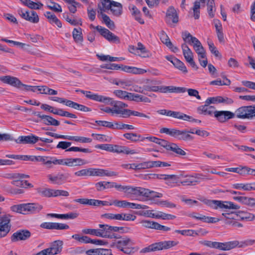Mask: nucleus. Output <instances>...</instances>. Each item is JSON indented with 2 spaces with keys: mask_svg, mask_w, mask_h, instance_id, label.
<instances>
[{
  "mask_svg": "<svg viewBox=\"0 0 255 255\" xmlns=\"http://www.w3.org/2000/svg\"><path fill=\"white\" fill-rule=\"evenodd\" d=\"M201 1L200 0H197L194 4V7L193 8V13H194V17L195 19H197L200 17V3Z\"/></svg>",
  "mask_w": 255,
  "mask_h": 255,
  "instance_id": "nucleus-52",
  "label": "nucleus"
},
{
  "mask_svg": "<svg viewBox=\"0 0 255 255\" xmlns=\"http://www.w3.org/2000/svg\"><path fill=\"white\" fill-rule=\"evenodd\" d=\"M208 45L211 52L213 53L216 57H218L219 56V52L215 46L213 42L212 41L208 40Z\"/></svg>",
  "mask_w": 255,
  "mask_h": 255,
  "instance_id": "nucleus-60",
  "label": "nucleus"
},
{
  "mask_svg": "<svg viewBox=\"0 0 255 255\" xmlns=\"http://www.w3.org/2000/svg\"><path fill=\"white\" fill-rule=\"evenodd\" d=\"M172 136L183 140L192 139V137L188 134V131L185 130H180L176 128H173Z\"/></svg>",
  "mask_w": 255,
  "mask_h": 255,
  "instance_id": "nucleus-18",
  "label": "nucleus"
},
{
  "mask_svg": "<svg viewBox=\"0 0 255 255\" xmlns=\"http://www.w3.org/2000/svg\"><path fill=\"white\" fill-rule=\"evenodd\" d=\"M193 46L194 50L197 54L198 57L206 54L204 47L199 40L194 44Z\"/></svg>",
  "mask_w": 255,
  "mask_h": 255,
  "instance_id": "nucleus-39",
  "label": "nucleus"
},
{
  "mask_svg": "<svg viewBox=\"0 0 255 255\" xmlns=\"http://www.w3.org/2000/svg\"><path fill=\"white\" fill-rule=\"evenodd\" d=\"M113 204H114L115 206L119 208H128L135 209H145L147 208V206L146 205H142L134 203H130L126 200L120 201L118 200H114Z\"/></svg>",
  "mask_w": 255,
  "mask_h": 255,
  "instance_id": "nucleus-8",
  "label": "nucleus"
},
{
  "mask_svg": "<svg viewBox=\"0 0 255 255\" xmlns=\"http://www.w3.org/2000/svg\"><path fill=\"white\" fill-rule=\"evenodd\" d=\"M17 12L20 16L23 19L29 21H32V16L30 15L29 12L27 10L19 9L17 10Z\"/></svg>",
  "mask_w": 255,
  "mask_h": 255,
  "instance_id": "nucleus-53",
  "label": "nucleus"
},
{
  "mask_svg": "<svg viewBox=\"0 0 255 255\" xmlns=\"http://www.w3.org/2000/svg\"><path fill=\"white\" fill-rule=\"evenodd\" d=\"M0 79L3 83L8 84L11 86L17 88H20L21 86H23V84L21 83L19 79L16 77L10 76H5L1 77Z\"/></svg>",
  "mask_w": 255,
  "mask_h": 255,
  "instance_id": "nucleus-19",
  "label": "nucleus"
},
{
  "mask_svg": "<svg viewBox=\"0 0 255 255\" xmlns=\"http://www.w3.org/2000/svg\"><path fill=\"white\" fill-rule=\"evenodd\" d=\"M234 242L235 248H242L254 245L255 243V240L253 239H247L240 242L237 240H235L234 241Z\"/></svg>",
  "mask_w": 255,
  "mask_h": 255,
  "instance_id": "nucleus-29",
  "label": "nucleus"
},
{
  "mask_svg": "<svg viewBox=\"0 0 255 255\" xmlns=\"http://www.w3.org/2000/svg\"><path fill=\"white\" fill-rule=\"evenodd\" d=\"M45 16L48 19L49 22L52 24H55L58 27H62L61 21L58 19L56 15L51 12L47 11L44 14Z\"/></svg>",
  "mask_w": 255,
  "mask_h": 255,
  "instance_id": "nucleus-26",
  "label": "nucleus"
},
{
  "mask_svg": "<svg viewBox=\"0 0 255 255\" xmlns=\"http://www.w3.org/2000/svg\"><path fill=\"white\" fill-rule=\"evenodd\" d=\"M181 49L182 50L183 55L186 62H188L193 69L197 70L198 67L194 61L193 53L192 50L186 43H183L181 45Z\"/></svg>",
  "mask_w": 255,
  "mask_h": 255,
  "instance_id": "nucleus-7",
  "label": "nucleus"
},
{
  "mask_svg": "<svg viewBox=\"0 0 255 255\" xmlns=\"http://www.w3.org/2000/svg\"><path fill=\"white\" fill-rule=\"evenodd\" d=\"M113 93L116 96L121 99L130 101L132 94L131 93L121 90H115Z\"/></svg>",
  "mask_w": 255,
  "mask_h": 255,
  "instance_id": "nucleus-30",
  "label": "nucleus"
},
{
  "mask_svg": "<svg viewBox=\"0 0 255 255\" xmlns=\"http://www.w3.org/2000/svg\"><path fill=\"white\" fill-rule=\"evenodd\" d=\"M4 177L9 179H13L20 178L23 179L26 178H29V176L27 175L19 173H8L5 175Z\"/></svg>",
  "mask_w": 255,
  "mask_h": 255,
  "instance_id": "nucleus-47",
  "label": "nucleus"
},
{
  "mask_svg": "<svg viewBox=\"0 0 255 255\" xmlns=\"http://www.w3.org/2000/svg\"><path fill=\"white\" fill-rule=\"evenodd\" d=\"M228 66L231 68L236 69L240 67V64L236 59L230 58L228 61Z\"/></svg>",
  "mask_w": 255,
  "mask_h": 255,
  "instance_id": "nucleus-61",
  "label": "nucleus"
},
{
  "mask_svg": "<svg viewBox=\"0 0 255 255\" xmlns=\"http://www.w3.org/2000/svg\"><path fill=\"white\" fill-rule=\"evenodd\" d=\"M204 203L214 209H239L240 206L230 201H222L219 200H205Z\"/></svg>",
  "mask_w": 255,
  "mask_h": 255,
  "instance_id": "nucleus-4",
  "label": "nucleus"
},
{
  "mask_svg": "<svg viewBox=\"0 0 255 255\" xmlns=\"http://www.w3.org/2000/svg\"><path fill=\"white\" fill-rule=\"evenodd\" d=\"M166 16L171 19L173 23H176L178 21V17L176 10L173 6H170L167 10Z\"/></svg>",
  "mask_w": 255,
  "mask_h": 255,
  "instance_id": "nucleus-34",
  "label": "nucleus"
},
{
  "mask_svg": "<svg viewBox=\"0 0 255 255\" xmlns=\"http://www.w3.org/2000/svg\"><path fill=\"white\" fill-rule=\"evenodd\" d=\"M236 117L239 119L252 120L255 119V105L243 106L236 110Z\"/></svg>",
  "mask_w": 255,
  "mask_h": 255,
  "instance_id": "nucleus-3",
  "label": "nucleus"
},
{
  "mask_svg": "<svg viewBox=\"0 0 255 255\" xmlns=\"http://www.w3.org/2000/svg\"><path fill=\"white\" fill-rule=\"evenodd\" d=\"M67 3L69 4L68 8L70 11L73 13L77 11V7L80 5V4L75 0H71L70 2H67Z\"/></svg>",
  "mask_w": 255,
  "mask_h": 255,
  "instance_id": "nucleus-56",
  "label": "nucleus"
},
{
  "mask_svg": "<svg viewBox=\"0 0 255 255\" xmlns=\"http://www.w3.org/2000/svg\"><path fill=\"white\" fill-rule=\"evenodd\" d=\"M101 0L102 7H101L100 5H98V7L100 9L101 11H105L106 9H109V7H110L111 5L112 4V1H111L110 0Z\"/></svg>",
  "mask_w": 255,
  "mask_h": 255,
  "instance_id": "nucleus-57",
  "label": "nucleus"
},
{
  "mask_svg": "<svg viewBox=\"0 0 255 255\" xmlns=\"http://www.w3.org/2000/svg\"><path fill=\"white\" fill-rule=\"evenodd\" d=\"M234 200L247 206L255 207V198L246 196H237L234 197Z\"/></svg>",
  "mask_w": 255,
  "mask_h": 255,
  "instance_id": "nucleus-21",
  "label": "nucleus"
},
{
  "mask_svg": "<svg viewBox=\"0 0 255 255\" xmlns=\"http://www.w3.org/2000/svg\"><path fill=\"white\" fill-rule=\"evenodd\" d=\"M109 9L111 10L114 15H120L122 13V5L119 2L112 1V4L110 7H109Z\"/></svg>",
  "mask_w": 255,
  "mask_h": 255,
  "instance_id": "nucleus-33",
  "label": "nucleus"
},
{
  "mask_svg": "<svg viewBox=\"0 0 255 255\" xmlns=\"http://www.w3.org/2000/svg\"><path fill=\"white\" fill-rule=\"evenodd\" d=\"M200 1H201V3H207L208 15L210 17L213 18L216 10L214 0H200Z\"/></svg>",
  "mask_w": 255,
  "mask_h": 255,
  "instance_id": "nucleus-23",
  "label": "nucleus"
},
{
  "mask_svg": "<svg viewBox=\"0 0 255 255\" xmlns=\"http://www.w3.org/2000/svg\"><path fill=\"white\" fill-rule=\"evenodd\" d=\"M130 101L136 102L150 103V100L147 97L143 95L132 93Z\"/></svg>",
  "mask_w": 255,
  "mask_h": 255,
  "instance_id": "nucleus-36",
  "label": "nucleus"
},
{
  "mask_svg": "<svg viewBox=\"0 0 255 255\" xmlns=\"http://www.w3.org/2000/svg\"><path fill=\"white\" fill-rule=\"evenodd\" d=\"M157 251H159L157 243H155L152 244L148 247H145L143 248L141 251V253H148L152 252H155Z\"/></svg>",
  "mask_w": 255,
  "mask_h": 255,
  "instance_id": "nucleus-46",
  "label": "nucleus"
},
{
  "mask_svg": "<svg viewBox=\"0 0 255 255\" xmlns=\"http://www.w3.org/2000/svg\"><path fill=\"white\" fill-rule=\"evenodd\" d=\"M10 219L7 216L0 217V239L5 237L11 229Z\"/></svg>",
  "mask_w": 255,
  "mask_h": 255,
  "instance_id": "nucleus-6",
  "label": "nucleus"
},
{
  "mask_svg": "<svg viewBox=\"0 0 255 255\" xmlns=\"http://www.w3.org/2000/svg\"><path fill=\"white\" fill-rule=\"evenodd\" d=\"M102 229H98V231L99 232V233L101 235L98 236V237H100L102 238H112V235L111 233L106 229L105 227L101 228Z\"/></svg>",
  "mask_w": 255,
  "mask_h": 255,
  "instance_id": "nucleus-59",
  "label": "nucleus"
},
{
  "mask_svg": "<svg viewBox=\"0 0 255 255\" xmlns=\"http://www.w3.org/2000/svg\"><path fill=\"white\" fill-rule=\"evenodd\" d=\"M103 11H100L103 22L111 29L115 28L114 22L111 20L110 17L106 14L103 13Z\"/></svg>",
  "mask_w": 255,
  "mask_h": 255,
  "instance_id": "nucleus-45",
  "label": "nucleus"
},
{
  "mask_svg": "<svg viewBox=\"0 0 255 255\" xmlns=\"http://www.w3.org/2000/svg\"><path fill=\"white\" fill-rule=\"evenodd\" d=\"M63 242L60 240L51 243L49 248L45 249L48 255H55L59 254L62 250Z\"/></svg>",
  "mask_w": 255,
  "mask_h": 255,
  "instance_id": "nucleus-13",
  "label": "nucleus"
},
{
  "mask_svg": "<svg viewBox=\"0 0 255 255\" xmlns=\"http://www.w3.org/2000/svg\"><path fill=\"white\" fill-rule=\"evenodd\" d=\"M52 160H49L47 162L48 164H54V165H65V158L63 159H56L55 158L50 157Z\"/></svg>",
  "mask_w": 255,
  "mask_h": 255,
  "instance_id": "nucleus-58",
  "label": "nucleus"
},
{
  "mask_svg": "<svg viewBox=\"0 0 255 255\" xmlns=\"http://www.w3.org/2000/svg\"><path fill=\"white\" fill-rule=\"evenodd\" d=\"M173 64L176 68L182 71L184 73L186 74L188 72V70L185 64L180 60L178 59H174Z\"/></svg>",
  "mask_w": 255,
  "mask_h": 255,
  "instance_id": "nucleus-44",
  "label": "nucleus"
},
{
  "mask_svg": "<svg viewBox=\"0 0 255 255\" xmlns=\"http://www.w3.org/2000/svg\"><path fill=\"white\" fill-rule=\"evenodd\" d=\"M31 233L27 230L18 231L12 234L11 237L12 242H16L19 241L25 240L30 237Z\"/></svg>",
  "mask_w": 255,
  "mask_h": 255,
  "instance_id": "nucleus-15",
  "label": "nucleus"
},
{
  "mask_svg": "<svg viewBox=\"0 0 255 255\" xmlns=\"http://www.w3.org/2000/svg\"><path fill=\"white\" fill-rule=\"evenodd\" d=\"M97 56L98 58L102 61H120L122 60H124V58L121 57H112L110 55H105L103 54H97Z\"/></svg>",
  "mask_w": 255,
  "mask_h": 255,
  "instance_id": "nucleus-41",
  "label": "nucleus"
},
{
  "mask_svg": "<svg viewBox=\"0 0 255 255\" xmlns=\"http://www.w3.org/2000/svg\"><path fill=\"white\" fill-rule=\"evenodd\" d=\"M15 141L17 143H32V136H20L15 140Z\"/></svg>",
  "mask_w": 255,
  "mask_h": 255,
  "instance_id": "nucleus-50",
  "label": "nucleus"
},
{
  "mask_svg": "<svg viewBox=\"0 0 255 255\" xmlns=\"http://www.w3.org/2000/svg\"><path fill=\"white\" fill-rule=\"evenodd\" d=\"M129 9L131 10L132 15L136 21L141 24L144 23V20L141 17L140 10L135 6L130 5L129 6Z\"/></svg>",
  "mask_w": 255,
  "mask_h": 255,
  "instance_id": "nucleus-24",
  "label": "nucleus"
},
{
  "mask_svg": "<svg viewBox=\"0 0 255 255\" xmlns=\"http://www.w3.org/2000/svg\"><path fill=\"white\" fill-rule=\"evenodd\" d=\"M131 243V240L128 237H125L115 241L114 243V246L124 253L128 254L130 252L129 250L127 249L126 247L129 245Z\"/></svg>",
  "mask_w": 255,
  "mask_h": 255,
  "instance_id": "nucleus-10",
  "label": "nucleus"
},
{
  "mask_svg": "<svg viewBox=\"0 0 255 255\" xmlns=\"http://www.w3.org/2000/svg\"><path fill=\"white\" fill-rule=\"evenodd\" d=\"M68 140H74L77 142H81L82 143H90L92 142V139L90 138L78 136H69L67 135V139Z\"/></svg>",
  "mask_w": 255,
  "mask_h": 255,
  "instance_id": "nucleus-37",
  "label": "nucleus"
},
{
  "mask_svg": "<svg viewBox=\"0 0 255 255\" xmlns=\"http://www.w3.org/2000/svg\"><path fill=\"white\" fill-rule=\"evenodd\" d=\"M123 135L126 139L130 140L132 142L140 141V139L142 137L141 135L135 133H126Z\"/></svg>",
  "mask_w": 255,
  "mask_h": 255,
  "instance_id": "nucleus-42",
  "label": "nucleus"
},
{
  "mask_svg": "<svg viewBox=\"0 0 255 255\" xmlns=\"http://www.w3.org/2000/svg\"><path fill=\"white\" fill-rule=\"evenodd\" d=\"M214 114V117L220 123L226 122L236 116V112L233 113L228 111H215Z\"/></svg>",
  "mask_w": 255,
  "mask_h": 255,
  "instance_id": "nucleus-9",
  "label": "nucleus"
},
{
  "mask_svg": "<svg viewBox=\"0 0 255 255\" xmlns=\"http://www.w3.org/2000/svg\"><path fill=\"white\" fill-rule=\"evenodd\" d=\"M86 254L87 255H113L111 249L101 248L88 250Z\"/></svg>",
  "mask_w": 255,
  "mask_h": 255,
  "instance_id": "nucleus-20",
  "label": "nucleus"
},
{
  "mask_svg": "<svg viewBox=\"0 0 255 255\" xmlns=\"http://www.w3.org/2000/svg\"><path fill=\"white\" fill-rule=\"evenodd\" d=\"M140 223L144 228L156 230L157 222L144 220L141 221Z\"/></svg>",
  "mask_w": 255,
  "mask_h": 255,
  "instance_id": "nucleus-51",
  "label": "nucleus"
},
{
  "mask_svg": "<svg viewBox=\"0 0 255 255\" xmlns=\"http://www.w3.org/2000/svg\"><path fill=\"white\" fill-rule=\"evenodd\" d=\"M91 176H117V172L100 168H90Z\"/></svg>",
  "mask_w": 255,
  "mask_h": 255,
  "instance_id": "nucleus-12",
  "label": "nucleus"
},
{
  "mask_svg": "<svg viewBox=\"0 0 255 255\" xmlns=\"http://www.w3.org/2000/svg\"><path fill=\"white\" fill-rule=\"evenodd\" d=\"M182 37L185 43H187L189 44H194L199 40L195 37L192 36V35L189 32L185 31L182 32Z\"/></svg>",
  "mask_w": 255,
  "mask_h": 255,
  "instance_id": "nucleus-32",
  "label": "nucleus"
},
{
  "mask_svg": "<svg viewBox=\"0 0 255 255\" xmlns=\"http://www.w3.org/2000/svg\"><path fill=\"white\" fill-rule=\"evenodd\" d=\"M183 178L185 179L180 181V183L182 185H195V183L197 182V179H199L197 175H196L195 176L183 175V177H182L181 178Z\"/></svg>",
  "mask_w": 255,
  "mask_h": 255,
  "instance_id": "nucleus-22",
  "label": "nucleus"
},
{
  "mask_svg": "<svg viewBox=\"0 0 255 255\" xmlns=\"http://www.w3.org/2000/svg\"><path fill=\"white\" fill-rule=\"evenodd\" d=\"M25 178L23 179H15L13 181H11V184L15 185L17 187H22V188H26L31 185V184L26 180H25Z\"/></svg>",
  "mask_w": 255,
  "mask_h": 255,
  "instance_id": "nucleus-35",
  "label": "nucleus"
},
{
  "mask_svg": "<svg viewBox=\"0 0 255 255\" xmlns=\"http://www.w3.org/2000/svg\"><path fill=\"white\" fill-rule=\"evenodd\" d=\"M139 152L134 149H131L128 146H124L122 153L126 155H133L138 154Z\"/></svg>",
  "mask_w": 255,
  "mask_h": 255,
  "instance_id": "nucleus-62",
  "label": "nucleus"
},
{
  "mask_svg": "<svg viewBox=\"0 0 255 255\" xmlns=\"http://www.w3.org/2000/svg\"><path fill=\"white\" fill-rule=\"evenodd\" d=\"M88 163V162L81 158H65V165L69 167L80 166Z\"/></svg>",
  "mask_w": 255,
  "mask_h": 255,
  "instance_id": "nucleus-17",
  "label": "nucleus"
},
{
  "mask_svg": "<svg viewBox=\"0 0 255 255\" xmlns=\"http://www.w3.org/2000/svg\"><path fill=\"white\" fill-rule=\"evenodd\" d=\"M126 108L127 107H123L122 118H128L131 116H133L139 117H143L148 119H150L149 116L146 115L143 113L128 109H126Z\"/></svg>",
  "mask_w": 255,
  "mask_h": 255,
  "instance_id": "nucleus-16",
  "label": "nucleus"
},
{
  "mask_svg": "<svg viewBox=\"0 0 255 255\" xmlns=\"http://www.w3.org/2000/svg\"><path fill=\"white\" fill-rule=\"evenodd\" d=\"M48 181L51 183L57 185H62L67 179L68 176L66 174L58 173L57 174H48L47 175Z\"/></svg>",
  "mask_w": 255,
  "mask_h": 255,
  "instance_id": "nucleus-11",
  "label": "nucleus"
},
{
  "mask_svg": "<svg viewBox=\"0 0 255 255\" xmlns=\"http://www.w3.org/2000/svg\"><path fill=\"white\" fill-rule=\"evenodd\" d=\"M172 117L184 121H189L191 117L186 114L179 112L172 111Z\"/></svg>",
  "mask_w": 255,
  "mask_h": 255,
  "instance_id": "nucleus-49",
  "label": "nucleus"
},
{
  "mask_svg": "<svg viewBox=\"0 0 255 255\" xmlns=\"http://www.w3.org/2000/svg\"><path fill=\"white\" fill-rule=\"evenodd\" d=\"M48 7L55 12H60L62 11L61 6L55 2L50 0L47 5Z\"/></svg>",
  "mask_w": 255,
  "mask_h": 255,
  "instance_id": "nucleus-55",
  "label": "nucleus"
},
{
  "mask_svg": "<svg viewBox=\"0 0 255 255\" xmlns=\"http://www.w3.org/2000/svg\"><path fill=\"white\" fill-rule=\"evenodd\" d=\"M5 157L12 158L16 160L28 161L30 160L31 159V156L30 155H16V154H8L5 155Z\"/></svg>",
  "mask_w": 255,
  "mask_h": 255,
  "instance_id": "nucleus-40",
  "label": "nucleus"
},
{
  "mask_svg": "<svg viewBox=\"0 0 255 255\" xmlns=\"http://www.w3.org/2000/svg\"><path fill=\"white\" fill-rule=\"evenodd\" d=\"M136 51L140 52V54H138L142 57L146 58L149 57L151 56V53L145 48V47L141 43L138 42L137 46L136 47Z\"/></svg>",
  "mask_w": 255,
  "mask_h": 255,
  "instance_id": "nucleus-27",
  "label": "nucleus"
},
{
  "mask_svg": "<svg viewBox=\"0 0 255 255\" xmlns=\"http://www.w3.org/2000/svg\"><path fill=\"white\" fill-rule=\"evenodd\" d=\"M82 34V29L80 28H74L73 31V37L76 42H82L83 41V36Z\"/></svg>",
  "mask_w": 255,
  "mask_h": 255,
  "instance_id": "nucleus-43",
  "label": "nucleus"
},
{
  "mask_svg": "<svg viewBox=\"0 0 255 255\" xmlns=\"http://www.w3.org/2000/svg\"><path fill=\"white\" fill-rule=\"evenodd\" d=\"M238 215L243 219L248 221H253L255 219V215L250 213L240 211L238 212Z\"/></svg>",
  "mask_w": 255,
  "mask_h": 255,
  "instance_id": "nucleus-48",
  "label": "nucleus"
},
{
  "mask_svg": "<svg viewBox=\"0 0 255 255\" xmlns=\"http://www.w3.org/2000/svg\"><path fill=\"white\" fill-rule=\"evenodd\" d=\"M171 145L169 150L172 151L180 156L183 157L186 155V152L180 148L176 144L172 143L171 144Z\"/></svg>",
  "mask_w": 255,
  "mask_h": 255,
  "instance_id": "nucleus-38",
  "label": "nucleus"
},
{
  "mask_svg": "<svg viewBox=\"0 0 255 255\" xmlns=\"http://www.w3.org/2000/svg\"><path fill=\"white\" fill-rule=\"evenodd\" d=\"M157 243L159 251L163 249H167L172 247L175 246L178 244V242L174 241H167L158 242Z\"/></svg>",
  "mask_w": 255,
  "mask_h": 255,
  "instance_id": "nucleus-31",
  "label": "nucleus"
},
{
  "mask_svg": "<svg viewBox=\"0 0 255 255\" xmlns=\"http://www.w3.org/2000/svg\"><path fill=\"white\" fill-rule=\"evenodd\" d=\"M251 168L247 166H241L239 168L238 174L242 176L250 174Z\"/></svg>",
  "mask_w": 255,
  "mask_h": 255,
  "instance_id": "nucleus-64",
  "label": "nucleus"
},
{
  "mask_svg": "<svg viewBox=\"0 0 255 255\" xmlns=\"http://www.w3.org/2000/svg\"><path fill=\"white\" fill-rule=\"evenodd\" d=\"M124 192L128 194H133L139 201H146L162 197L161 193L140 187L125 186Z\"/></svg>",
  "mask_w": 255,
  "mask_h": 255,
  "instance_id": "nucleus-2",
  "label": "nucleus"
},
{
  "mask_svg": "<svg viewBox=\"0 0 255 255\" xmlns=\"http://www.w3.org/2000/svg\"><path fill=\"white\" fill-rule=\"evenodd\" d=\"M74 174L76 177L91 176L90 168L80 170L74 172Z\"/></svg>",
  "mask_w": 255,
  "mask_h": 255,
  "instance_id": "nucleus-54",
  "label": "nucleus"
},
{
  "mask_svg": "<svg viewBox=\"0 0 255 255\" xmlns=\"http://www.w3.org/2000/svg\"><path fill=\"white\" fill-rule=\"evenodd\" d=\"M234 241L225 243L217 242L216 243V249L226 251L234 249Z\"/></svg>",
  "mask_w": 255,
  "mask_h": 255,
  "instance_id": "nucleus-25",
  "label": "nucleus"
},
{
  "mask_svg": "<svg viewBox=\"0 0 255 255\" xmlns=\"http://www.w3.org/2000/svg\"><path fill=\"white\" fill-rule=\"evenodd\" d=\"M190 217L197 220L201 221L207 223H216L220 221L221 219L218 218L206 216L202 214L196 213H193L190 215Z\"/></svg>",
  "mask_w": 255,
  "mask_h": 255,
  "instance_id": "nucleus-14",
  "label": "nucleus"
},
{
  "mask_svg": "<svg viewBox=\"0 0 255 255\" xmlns=\"http://www.w3.org/2000/svg\"><path fill=\"white\" fill-rule=\"evenodd\" d=\"M21 214H27L31 210L32 204L31 203H28V204H21Z\"/></svg>",
  "mask_w": 255,
  "mask_h": 255,
  "instance_id": "nucleus-63",
  "label": "nucleus"
},
{
  "mask_svg": "<svg viewBox=\"0 0 255 255\" xmlns=\"http://www.w3.org/2000/svg\"><path fill=\"white\" fill-rule=\"evenodd\" d=\"M81 92L89 99L112 105V108L106 107L101 108V110L112 116H116L122 118L123 107H128V105L121 101H114L111 98L94 94L90 91L82 90Z\"/></svg>",
  "mask_w": 255,
  "mask_h": 255,
  "instance_id": "nucleus-1",
  "label": "nucleus"
},
{
  "mask_svg": "<svg viewBox=\"0 0 255 255\" xmlns=\"http://www.w3.org/2000/svg\"><path fill=\"white\" fill-rule=\"evenodd\" d=\"M91 28H95L105 38L110 42L116 43L120 42V38L115 35L108 29L102 27L101 26H94L93 24L90 25Z\"/></svg>",
  "mask_w": 255,
  "mask_h": 255,
  "instance_id": "nucleus-5",
  "label": "nucleus"
},
{
  "mask_svg": "<svg viewBox=\"0 0 255 255\" xmlns=\"http://www.w3.org/2000/svg\"><path fill=\"white\" fill-rule=\"evenodd\" d=\"M41 120L43 123L47 126H58L60 125L58 121L47 115L42 116Z\"/></svg>",
  "mask_w": 255,
  "mask_h": 255,
  "instance_id": "nucleus-28",
  "label": "nucleus"
}]
</instances>
